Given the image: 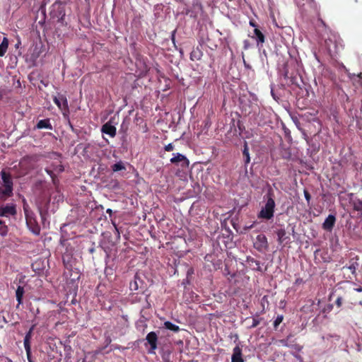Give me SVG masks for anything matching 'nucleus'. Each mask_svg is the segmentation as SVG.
Returning a JSON list of instances; mask_svg holds the SVG:
<instances>
[{
  "mask_svg": "<svg viewBox=\"0 0 362 362\" xmlns=\"http://www.w3.org/2000/svg\"><path fill=\"white\" fill-rule=\"evenodd\" d=\"M283 158L286 159V160H288L291 158V153L290 152H286L284 154H283Z\"/></svg>",
  "mask_w": 362,
  "mask_h": 362,
  "instance_id": "obj_37",
  "label": "nucleus"
},
{
  "mask_svg": "<svg viewBox=\"0 0 362 362\" xmlns=\"http://www.w3.org/2000/svg\"><path fill=\"white\" fill-rule=\"evenodd\" d=\"M335 216L329 214L322 223V228L326 231L331 232L335 225Z\"/></svg>",
  "mask_w": 362,
  "mask_h": 362,
  "instance_id": "obj_7",
  "label": "nucleus"
},
{
  "mask_svg": "<svg viewBox=\"0 0 362 362\" xmlns=\"http://www.w3.org/2000/svg\"><path fill=\"white\" fill-rule=\"evenodd\" d=\"M202 57V52L201 51L200 49H199V47L193 49V50L190 53V59L192 61L199 60V59H201Z\"/></svg>",
  "mask_w": 362,
  "mask_h": 362,
  "instance_id": "obj_19",
  "label": "nucleus"
},
{
  "mask_svg": "<svg viewBox=\"0 0 362 362\" xmlns=\"http://www.w3.org/2000/svg\"><path fill=\"white\" fill-rule=\"evenodd\" d=\"M303 193H304L305 198L308 204H309L311 200V195L307 189H304Z\"/></svg>",
  "mask_w": 362,
  "mask_h": 362,
  "instance_id": "obj_31",
  "label": "nucleus"
},
{
  "mask_svg": "<svg viewBox=\"0 0 362 362\" xmlns=\"http://www.w3.org/2000/svg\"><path fill=\"white\" fill-rule=\"evenodd\" d=\"M354 209L357 211H362V201L357 200L354 203Z\"/></svg>",
  "mask_w": 362,
  "mask_h": 362,
  "instance_id": "obj_27",
  "label": "nucleus"
},
{
  "mask_svg": "<svg viewBox=\"0 0 362 362\" xmlns=\"http://www.w3.org/2000/svg\"><path fill=\"white\" fill-rule=\"evenodd\" d=\"M260 322H261V319H258V318L254 317L252 319V323L250 326L249 328L252 329V328H255V327H257L259 325Z\"/></svg>",
  "mask_w": 362,
  "mask_h": 362,
  "instance_id": "obj_29",
  "label": "nucleus"
},
{
  "mask_svg": "<svg viewBox=\"0 0 362 362\" xmlns=\"http://www.w3.org/2000/svg\"><path fill=\"white\" fill-rule=\"evenodd\" d=\"M335 303L337 305V307H339V308L341 307V304H342V298L338 297L335 301Z\"/></svg>",
  "mask_w": 362,
  "mask_h": 362,
  "instance_id": "obj_35",
  "label": "nucleus"
},
{
  "mask_svg": "<svg viewBox=\"0 0 362 362\" xmlns=\"http://www.w3.org/2000/svg\"><path fill=\"white\" fill-rule=\"evenodd\" d=\"M146 339L149 344L151 351H154L157 349L158 336L155 332H149L146 335Z\"/></svg>",
  "mask_w": 362,
  "mask_h": 362,
  "instance_id": "obj_9",
  "label": "nucleus"
},
{
  "mask_svg": "<svg viewBox=\"0 0 362 362\" xmlns=\"http://www.w3.org/2000/svg\"><path fill=\"white\" fill-rule=\"evenodd\" d=\"M95 252V248L93 247L89 249V252L93 254Z\"/></svg>",
  "mask_w": 362,
  "mask_h": 362,
  "instance_id": "obj_47",
  "label": "nucleus"
},
{
  "mask_svg": "<svg viewBox=\"0 0 362 362\" xmlns=\"http://www.w3.org/2000/svg\"><path fill=\"white\" fill-rule=\"evenodd\" d=\"M276 235L278 236V241L280 244L287 242L286 240H289V238L286 236V232L284 228L278 230L276 231Z\"/></svg>",
  "mask_w": 362,
  "mask_h": 362,
  "instance_id": "obj_16",
  "label": "nucleus"
},
{
  "mask_svg": "<svg viewBox=\"0 0 362 362\" xmlns=\"http://www.w3.org/2000/svg\"><path fill=\"white\" fill-rule=\"evenodd\" d=\"M254 35L256 38L257 44H262L265 41V37L264 34L257 28L254 29Z\"/></svg>",
  "mask_w": 362,
  "mask_h": 362,
  "instance_id": "obj_18",
  "label": "nucleus"
},
{
  "mask_svg": "<svg viewBox=\"0 0 362 362\" xmlns=\"http://www.w3.org/2000/svg\"><path fill=\"white\" fill-rule=\"evenodd\" d=\"M106 213L108 214L110 216H111L112 214L113 211L111 209H107L106 210Z\"/></svg>",
  "mask_w": 362,
  "mask_h": 362,
  "instance_id": "obj_44",
  "label": "nucleus"
},
{
  "mask_svg": "<svg viewBox=\"0 0 362 362\" xmlns=\"http://www.w3.org/2000/svg\"><path fill=\"white\" fill-rule=\"evenodd\" d=\"M358 77L361 78H362V73H360L358 75Z\"/></svg>",
  "mask_w": 362,
  "mask_h": 362,
  "instance_id": "obj_53",
  "label": "nucleus"
},
{
  "mask_svg": "<svg viewBox=\"0 0 362 362\" xmlns=\"http://www.w3.org/2000/svg\"><path fill=\"white\" fill-rule=\"evenodd\" d=\"M62 4V1H57L53 4V6H55V5H56V4Z\"/></svg>",
  "mask_w": 362,
  "mask_h": 362,
  "instance_id": "obj_48",
  "label": "nucleus"
},
{
  "mask_svg": "<svg viewBox=\"0 0 362 362\" xmlns=\"http://www.w3.org/2000/svg\"><path fill=\"white\" fill-rule=\"evenodd\" d=\"M174 145L173 144H168L164 147L165 151H172L174 150Z\"/></svg>",
  "mask_w": 362,
  "mask_h": 362,
  "instance_id": "obj_32",
  "label": "nucleus"
},
{
  "mask_svg": "<svg viewBox=\"0 0 362 362\" xmlns=\"http://www.w3.org/2000/svg\"><path fill=\"white\" fill-rule=\"evenodd\" d=\"M284 316L282 315H278L274 322V327L276 329L278 326L282 322Z\"/></svg>",
  "mask_w": 362,
  "mask_h": 362,
  "instance_id": "obj_26",
  "label": "nucleus"
},
{
  "mask_svg": "<svg viewBox=\"0 0 362 362\" xmlns=\"http://www.w3.org/2000/svg\"><path fill=\"white\" fill-rule=\"evenodd\" d=\"M16 214V205L8 204L5 206H0V216L8 217Z\"/></svg>",
  "mask_w": 362,
  "mask_h": 362,
  "instance_id": "obj_6",
  "label": "nucleus"
},
{
  "mask_svg": "<svg viewBox=\"0 0 362 362\" xmlns=\"http://www.w3.org/2000/svg\"><path fill=\"white\" fill-rule=\"evenodd\" d=\"M242 356V349L239 346L234 347L231 356V362H244Z\"/></svg>",
  "mask_w": 362,
  "mask_h": 362,
  "instance_id": "obj_11",
  "label": "nucleus"
},
{
  "mask_svg": "<svg viewBox=\"0 0 362 362\" xmlns=\"http://www.w3.org/2000/svg\"><path fill=\"white\" fill-rule=\"evenodd\" d=\"M1 362H13L11 359H10L8 357H3L1 359Z\"/></svg>",
  "mask_w": 362,
  "mask_h": 362,
  "instance_id": "obj_38",
  "label": "nucleus"
},
{
  "mask_svg": "<svg viewBox=\"0 0 362 362\" xmlns=\"http://www.w3.org/2000/svg\"><path fill=\"white\" fill-rule=\"evenodd\" d=\"M361 189H362V185H361Z\"/></svg>",
  "mask_w": 362,
  "mask_h": 362,
  "instance_id": "obj_54",
  "label": "nucleus"
},
{
  "mask_svg": "<svg viewBox=\"0 0 362 362\" xmlns=\"http://www.w3.org/2000/svg\"><path fill=\"white\" fill-rule=\"evenodd\" d=\"M130 288L131 290L136 291L138 289V284L136 281H134V283L130 284Z\"/></svg>",
  "mask_w": 362,
  "mask_h": 362,
  "instance_id": "obj_34",
  "label": "nucleus"
},
{
  "mask_svg": "<svg viewBox=\"0 0 362 362\" xmlns=\"http://www.w3.org/2000/svg\"><path fill=\"white\" fill-rule=\"evenodd\" d=\"M8 233V227L5 223L0 219V235L2 236L6 235Z\"/></svg>",
  "mask_w": 362,
  "mask_h": 362,
  "instance_id": "obj_24",
  "label": "nucleus"
},
{
  "mask_svg": "<svg viewBox=\"0 0 362 362\" xmlns=\"http://www.w3.org/2000/svg\"><path fill=\"white\" fill-rule=\"evenodd\" d=\"M299 9L304 13H310L317 11V5L314 0H294Z\"/></svg>",
  "mask_w": 362,
  "mask_h": 362,
  "instance_id": "obj_4",
  "label": "nucleus"
},
{
  "mask_svg": "<svg viewBox=\"0 0 362 362\" xmlns=\"http://www.w3.org/2000/svg\"><path fill=\"white\" fill-rule=\"evenodd\" d=\"M46 173L52 177L54 176V173L51 170L45 169Z\"/></svg>",
  "mask_w": 362,
  "mask_h": 362,
  "instance_id": "obj_41",
  "label": "nucleus"
},
{
  "mask_svg": "<svg viewBox=\"0 0 362 362\" xmlns=\"http://www.w3.org/2000/svg\"><path fill=\"white\" fill-rule=\"evenodd\" d=\"M40 216H41L42 218L44 219V214L41 210H40Z\"/></svg>",
  "mask_w": 362,
  "mask_h": 362,
  "instance_id": "obj_49",
  "label": "nucleus"
},
{
  "mask_svg": "<svg viewBox=\"0 0 362 362\" xmlns=\"http://www.w3.org/2000/svg\"><path fill=\"white\" fill-rule=\"evenodd\" d=\"M67 257L69 258V256H67ZM62 260H63L64 265L65 266V267L66 269H69L70 267H71V265L69 264V260L66 259V256L63 255Z\"/></svg>",
  "mask_w": 362,
  "mask_h": 362,
  "instance_id": "obj_30",
  "label": "nucleus"
},
{
  "mask_svg": "<svg viewBox=\"0 0 362 362\" xmlns=\"http://www.w3.org/2000/svg\"><path fill=\"white\" fill-rule=\"evenodd\" d=\"M267 201L264 206L259 212L257 217L262 219L270 220L274 217L275 209L274 194L269 189L266 194Z\"/></svg>",
  "mask_w": 362,
  "mask_h": 362,
  "instance_id": "obj_1",
  "label": "nucleus"
},
{
  "mask_svg": "<svg viewBox=\"0 0 362 362\" xmlns=\"http://www.w3.org/2000/svg\"><path fill=\"white\" fill-rule=\"evenodd\" d=\"M243 156L244 158L245 165L246 166L250 162V157L249 153V148L247 141L244 142Z\"/></svg>",
  "mask_w": 362,
  "mask_h": 362,
  "instance_id": "obj_15",
  "label": "nucleus"
},
{
  "mask_svg": "<svg viewBox=\"0 0 362 362\" xmlns=\"http://www.w3.org/2000/svg\"><path fill=\"white\" fill-rule=\"evenodd\" d=\"M35 128L37 129H47L49 130L53 129L52 125L50 123V120L48 118L38 121Z\"/></svg>",
  "mask_w": 362,
  "mask_h": 362,
  "instance_id": "obj_13",
  "label": "nucleus"
},
{
  "mask_svg": "<svg viewBox=\"0 0 362 362\" xmlns=\"http://www.w3.org/2000/svg\"><path fill=\"white\" fill-rule=\"evenodd\" d=\"M164 362H172L169 358L165 359Z\"/></svg>",
  "mask_w": 362,
  "mask_h": 362,
  "instance_id": "obj_51",
  "label": "nucleus"
},
{
  "mask_svg": "<svg viewBox=\"0 0 362 362\" xmlns=\"http://www.w3.org/2000/svg\"><path fill=\"white\" fill-rule=\"evenodd\" d=\"M53 101L62 111L64 118H69V107L68 105V100L65 95L58 93L57 95L54 96Z\"/></svg>",
  "mask_w": 362,
  "mask_h": 362,
  "instance_id": "obj_3",
  "label": "nucleus"
},
{
  "mask_svg": "<svg viewBox=\"0 0 362 362\" xmlns=\"http://www.w3.org/2000/svg\"><path fill=\"white\" fill-rule=\"evenodd\" d=\"M101 132L103 134L109 135L110 137H115L117 133V129L115 126L108 122L102 126Z\"/></svg>",
  "mask_w": 362,
  "mask_h": 362,
  "instance_id": "obj_8",
  "label": "nucleus"
},
{
  "mask_svg": "<svg viewBox=\"0 0 362 362\" xmlns=\"http://www.w3.org/2000/svg\"><path fill=\"white\" fill-rule=\"evenodd\" d=\"M113 172H118L121 170H125L126 167L122 161H119L111 166Z\"/></svg>",
  "mask_w": 362,
  "mask_h": 362,
  "instance_id": "obj_23",
  "label": "nucleus"
},
{
  "mask_svg": "<svg viewBox=\"0 0 362 362\" xmlns=\"http://www.w3.org/2000/svg\"><path fill=\"white\" fill-rule=\"evenodd\" d=\"M24 288L21 286H18L16 291V297L18 301V305L22 304L23 303V297L24 294Z\"/></svg>",
  "mask_w": 362,
  "mask_h": 362,
  "instance_id": "obj_17",
  "label": "nucleus"
},
{
  "mask_svg": "<svg viewBox=\"0 0 362 362\" xmlns=\"http://www.w3.org/2000/svg\"><path fill=\"white\" fill-rule=\"evenodd\" d=\"M164 327L165 329H168L169 330H171L174 332H177L180 331V327L179 326L172 323L170 321H166L164 322Z\"/></svg>",
  "mask_w": 362,
  "mask_h": 362,
  "instance_id": "obj_22",
  "label": "nucleus"
},
{
  "mask_svg": "<svg viewBox=\"0 0 362 362\" xmlns=\"http://www.w3.org/2000/svg\"><path fill=\"white\" fill-rule=\"evenodd\" d=\"M59 170H60V171H63L64 170V168H63L62 165H60Z\"/></svg>",
  "mask_w": 362,
  "mask_h": 362,
  "instance_id": "obj_52",
  "label": "nucleus"
},
{
  "mask_svg": "<svg viewBox=\"0 0 362 362\" xmlns=\"http://www.w3.org/2000/svg\"><path fill=\"white\" fill-rule=\"evenodd\" d=\"M247 262L249 264L250 267H252V269L259 272L262 271L259 261L252 257H247Z\"/></svg>",
  "mask_w": 362,
  "mask_h": 362,
  "instance_id": "obj_14",
  "label": "nucleus"
},
{
  "mask_svg": "<svg viewBox=\"0 0 362 362\" xmlns=\"http://www.w3.org/2000/svg\"><path fill=\"white\" fill-rule=\"evenodd\" d=\"M331 36H333V37H334V40H335V42H336V45H335V47H334V51L336 52H337V51L339 50V45H338V44H337V43H339V44L341 45L340 40H339V41H337V40H338V39H339V38L337 37V36H339V35H337V34H335V33H332V34H331Z\"/></svg>",
  "mask_w": 362,
  "mask_h": 362,
  "instance_id": "obj_28",
  "label": "nucleus"
},
{
  "mask_svg": "<svg viewBox=\"0 0 362 362\" xmlns=\"http://www.w3.org/2000/svg\"><path fill=\"white\" fill-rule=\"evenodd\" d=\"M256 248L258 250L267 249L268 247L267 238L264 235L260 234L257 236V242L255 243Z\"/></svg>",
  "mask_w": 362,
  "mask_h": 362,
  "instance_id": "obj_10",
  "label": "nucleus"
},
{
  "mask_svg": "<svg viewBox=\"0 0 362 362\" xmlns=\"http://www.w3.org/2000/svg\"><path fill=\"white\" fill-rule=\"evenodd\" d=\"M318 22H320V24H321L322 26H324L325 28H326V27H327V25H326L325 22V21H324L321 18H320V17L318 18Z\"/></svg>",
  "mask_w": 362,
  "mask_h": 362,
  "instance_id": "obj_39",
  "label": "nucleus"
},
{
  "mask_svg": "<svg viewBox=\"0 0 362 362\" xmlns=\"http://www.w3.org/2000/svg\"><path fill=\"white\" fill-rule=\"evenodd\" d=\"M8 47V40L6 37H4L0 44V57L4 56Z\"/></svg>",
  "mask_w": 362,
  "mask_h": 362,
  "instance_id": "obj_20",
  "label": "nucleus"
},
{
  "mask_svg": "<svg viewBox=\"0 0 362 362\" xmlns=\"http://www.w3.org/2000/svg\"><path fill=\"white\" fill-rule=\"evenodd\" d=\"M358 267V264L357 263V262H351V264L349 265V266H344L342 267V269H349L351 272V274L354 276H356V269H357V267Z\"/></svg>",
  "mask_w": 362,
  "mask_h": 362,
  "instance_id": "obj_21",
  "label": "nucleus"
},
{
  "mask_svg": "<svg viewBox=\"0 0 362 362\" xmlns=\"http://www.w3.org/2000/svg\"><path fill=\"white\" fill-rule=\"evenodd\" d=\"M329 43V41H327V44L328 45V47H329V50H331L330 45Z\"/></svg>",
  "mask_w": 362,
  "mask_h": 362,
  "instance_id": "obj_50",
  "label": "nucleus"
},
{
  "mask_svg": "<svg viewBox=\"0 0 362 362\" xmlns=\"http://www.w3.org/2000/svg\"><path fill=\"white\" fill-rule=\"evenodd\" d=\"M208 46L211 49H214V48L216 47V45L215 44L213 43V45H208Z\"/></svg>",
  "mask_w": 362,
  "mask_h": 362,
  "instance_id": "obj_45",
  "label": "nucleus"
},
{
  "mask_svg": "<svg viewBox=\"0 0 362 362\" xmlns=\"http://www.w3.org/2000/svg\"><path fill=\"white\" fill-rule=\"evenodd\" d=\"M32 232L35 235H39L40 232V227L37 225L35 226L32 229Z\"/></svg>",
  "mask_w": 362,
  "mask_h": 362,
  "instance_id": "obj_33",
  "label": "nucleus"
},
{
  "mask_svg": "<svg viewBox=\"0 0 362 362\" xmlns=\"http://www.w3.org/2000/svg\"><path fill=\"white\" fill-rule=\"evenodd\" d=\"M23 209H24V212H25V214L26 217H28V211L27 207L25 206V204L23 206Z\"/></svg>",
  "mask_w": 362,
  "mask_h": 362,
  "instance_id": "obj_43",
  "label": "nucleus"
},
{
  "mask_svg": "<svg viewBox=\"0 0 362 362\" xmlns=\"http://www.w3.org/2000/svg\"><path fill=\"white\" fill-rule=\"evenodd\" d=\"M27 358L29 362H32L31 359V346H29V351H26Z\"/></svg>",
  "mask_w": 362,
  "mask_h": 362,
  "instance_id": "obj_36",
  "label": "nucleus"
},
{
  "mask_svg": "<svg viewBox=\"0 0 362 362\" xmlns=\"http://www.w3.org/2000/svg\"><path fill=\"white\" fill-rule=\"evenodd\" d=\"M170 163L180 165L182 168H187L189 165L188 158L180 153H173V156L170 158Z\"/></svg>",
  "mask_w": 362,
  "mask_h": 362,
  "instance_id": "obj_5",
  "label": "nucleus"
},
{
  "mask_svg": "<svg viewBox=\"0 0 362 362\" xmlns=\"http://www.w3.org/2000/svg\"><path fill=\"white\" fill-rule=\"evenodd\" d=\"M357 292H362V287L361 286H359L356 288L354 289Z\"/></svg>",
  "mask_w": 362,
  "mask_h": 362,
  "instance_id": "obj_46",
  "label": "nucleus"
},
{
  "mask_svg": "<svg viewBox=\"0 0 362 362\" xmlns=\"http://www.w3.org/2000/svg\"><path fill=\"white\" fill-rule=\"evenodd\" d=\"M2 187H0V195L6 199L13 195V180L10 173L2 170L1 172Z\"/></svg>",
  "mask_w": 362,
  "mask_h": 362,
  "instance_id": "obj_2",
  "label": "nucleus"
},
{
  "mask_svg": "<svg viewBox=\"0 0 362 362\" xmlns=\"http://www.w3.org/2000/svg\"><path fill=\"white\" fill-rule=\"evenodd\" d=\"M36 325H33L29 329L28 332L25 334V336L24 337L23 344L24 347L25 349V351H29V346H30V340L33 337V332L35 327Z\"/></svg>",
  "mask_w": 362,
  "mask_h": 362,
  "instance_id": "obj_12",
  "label": "nucleus"
},
{
  "mask_svg": "<svg viewBox=\"0 0 362 362\" xmlns=\"http://www.w3.org/2000/svg\"><path fill=\"white\" fill-rule=\"evenodd\" d=\"M250 25L252 27H254L255 28L257 27V24H256V23L254 21H250Z\"/></svg>",
  "mask_w": 362,
  "mask_h": 362,
  "instance_id": "obj_42",
  "label": "nucleus"
},
{
  "mask_svg": "<svg viewBox=\"0 0 362 362\" xmlns=\"http://www.w3.org/2000/svg\"><path fill=\"white\" fill-rule=\"evenodd\" d=\"M37 158L36 156H26L23 157L21 161V163L23 164L25 162H30V161H36Z\"/></svg>",
  "mask_w": 362,
  "mask_h": 362,
  "instance_id": "obj_25",
  "label": "nucleus"
},
{
  "mask_svg": "<svg viewBox=\"0 0 362 362\" xmlns=\"http://www.w3.org/2000/svg\"><path fill=\"white\" fill-rule=\"evenodd\" d=\"M279 343H281L283 346H288V344H287V340L286 339H281L279 340Z\"/></svg>",
  "mask_w": 362,
  "mask_h": 362,
  "instance_id": "obj_40",
  "label": "nucleus"
}]
</instances>
